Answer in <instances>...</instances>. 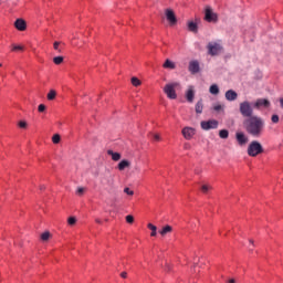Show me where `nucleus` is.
Instances as JSON below:
<instances>
[{"mask_svg":"<svg viewBox=\"0 0 283 283\" xmlns=\"http://www.w3.org/2000/svg\"><path fill=\"white\" fill-rule=\"evenodd\" d=\"M245 132L253 136V138H260L264 134V127H266V122L260 116H252L243 122Z\"/></svg>","mask_w":283,"mask_h":283,"instance_id":"obj_1","label":"nucleus"},{"mask_svg":"<svg viewBox=\"0 0 283 283\" xmlns=\"http://www.w3.org/2000/svg\"><path fill=\"white\" fill-rule=\"evenodd\" d=\"M260 154H264L262 144L258 140L251 142L248 146V156L255 158V156H260Z\"/></svg>","mask_w":283,"mask_h":283,"instance_id":"obj_2","label":"nucleus"},{"mask_svg":"<svg viewBox=\"0 0 283 283\" xmlns=\"http://www.w3.org/2000/svg\"><path fill=\"white\" fill-rule=\"evenodd\" d=\"M176 87H180V83L178 82H172V83H168L165 85L164 87V92L165 94L171 98V99H176L177 98V94H176Z\"/></svg>","mask_w":283,"mask_h":283,"instance_id":"obj_3","label":"nucleus"},{"mask_svg":"<svg viewBox=\"0 0 283 283\" xmlns=\"http://www.w3.org/2000/svg\"><path fill=\"white\" fill-rule=\"evenodd\" d=\"M269 105H271V102H269V99H266V98H259L253 104L249 103L248 101L242 102L240 104V107H262V106L269 107Z\"/></svg>","mask_w":283,"mask_h":283,"instance_id":"obj_4","label":"nucleus"},{"mask_svg":"<svg viewBox=\"0 0 283 283\" xmlns=\"http://www.w3.org/2000/svg\"><path fill=\"white\" fill-rule=\"evenodd\" d=\"M207 50H208V54H210V56H218V54H220V52H222V45L218 42H210L207 45Z\"/></svg>","mask_w":283,"mask_h":283,"instance_id":"obj_5","label":"nucleus"},{"mask_svg":"<svg viewBox=\"0 0 283 283\" xmlns=\"http://www.w3.org/2000/svg\"><path fill=\"white\" fill-rule=\"evenodd\" d=\"M200 125H201V129H203L205 132H209V129H218L219 123L216 119H209V120H202Z\"/></svg>","mask_w":283,"mask_h":283,"instance_id":"obj_6","label":"nucleus"},{"mask_svg":"<svg viewBox=\"0 0 283 283\" xmlns=\"http://www.w3.org/2000/svg\"><path fill=\"white\" fill-rule=\"evenodd\" d=\"M205 19L206 21H208V23H216V21H218V14L213 12V9H211V7H206Z\"/></svg>","mask_w":283,"mask_h":283,"instance_id":"obj_7","label":"nucleus"},{"mask_svg":"<svg viewBox=\"0 0 283 283\" xmlns=\"http://www.w3.org/2000/svg\"><path fill=\"white\" fill-rule=\"evenodd\" d=\"M166 19L169 21L170 25H176L178 23V19L176 18V13H174V10L166 9Z\"/></svg>","mask_w":283,"mask_h":283,"instance_id":"obj_8","label":"nucleus"},{"mask_svg":"<svg viewBox=\"0 0 283 283\" xmlns=\"http://www.w3.org/2000/svg\"><path fill=\"white\" fill-rule=\"evenodd\" d=\"M181 134H182L184 138H186V140H191L193 138V136H196V129L192 127H185L181 130Z\"/></svg>","mask_w":283,"mask_h":283,"instance_id":"obj_9","label":"nucleus"},{"mask_svg":"<svg viewBox=\"0 0 283 283\" xmlns=\"http://www.w3.org/2000/svg\"><path fill=\"white\" fill-rule=\"evenodd\" d=\"M188 70L192 74H198L200 72V62L198 60L190 61Z\"/></svg>","mask_w":283,"mask_h":283,"instance_id":"obj_10","label":"nucleus"},{"mask_svg":"<svg viewBox=\"0 0 283 283\" xmlns=\"http://www.w3.org/2000/svg\"><path fill=\"white\" fill-rule=\"evenodd\" d=\"M193 98H196V88L193 86H188L186 91V99L188 103H193Z\"/></svg>","mask_w":283,"mask_h":283,"instance_id":"obj_11","label":"nucleus"},{"mask_svg":"<svg viewBox=\"0 0 283 283\" xmlns=\"http://www.w3.org/2000/svg\"><path fill=\"white\" fill-rule=\"evenodd\" d=\"M14 28H17L20 32H24V30L28 28V24L25 23V20L17 19L14 22Z\"/></svg>","mask_w":283,"mask_h":283,"instance_id":"obj_12","label":"nucleus"},{"mask_svg":"<svg viewBox=\"0 0 283 283\" xmlns=\"http://www.w3.org/2000/svg\"><path fill=\"white\" fill-rule=\"evenodd\" d=\"M235 138L237 142L239 143V145H247L249 143V137H247V135H244V133H237L235 134Z\"/></svg>","mask_w":283,"mask_h":283,"instance_id":"obj_13","label":"nucleus"},{"mask_svg":"<svg viewBox=\"0 0 283 283\" xmlns=\"http://www.w3.org/2000/svg\"><path fill=\"white\" fill-rule=\"evenodd\" d=\"M240 113L245 118H253V108H251V107H241Z\"/></svg>","mask_w":283,"mask_h":283,"instance_id":"obj_14","label":"nucleus"},{"mask_svg":"<svg viewBox=\"0 0 283 283\" xmlns=\"http://www.w3.org/2000/svg\"><path fill=\"white\" fill-rule=\"evenodd\" d=\"M128 167H132V163H129V160L127 159H123L118 166H117V169L119 171H125V169H127Z\"/></svg>","mask_w":283,"mask_h":283,"instance_id":"obj_15","label":"nucleus"},{"mask_svg":"<svg viewBox=\"0 0 283 283\" xmlns=\"http://www.w3.org/2000/svg\"><path fill=\"white\" fill-rule=\"evenodd\" d=\"M227 101H235L238 98V93L233 90H229L226 92Z\"/></svg>","mask_w":283,"mask_h":283,"instance_id":"obj_16","label":"nucleus"},{"mask_svg":"<svg viewBox=\"0 0 283 283\" xmlns=\"http://www.w3.org/2000/svg\"><path fill=\"white\" fill-rule=\"evenodd\" d=\"M163 67H165V70H176V63L171 60H166Z\"/></svg>","mask_w":283,"mask_h":283,"instance_id":"obj_17","label":"nucleus"},{"mask_svg":"<svg viewBox=\"0 0 283 283\" xmlns=\"http://www.w3.org/2000/svg\"><path fill=\"white\" fill-rule=\"evenodd\" d=\"M108 156L112 157V160H114L115 163H118V160H120V154L119 153H114V150H107Z\"/></svg>","mask_w":283,"mask_h":283,"instance_id":"obj_18","label":"nucleus"},{"mask_svg":"<svg viewBox=\"0 0 283 283\" xmlns=\"http://www.w3.org/2000/svg\"><path fill=\"white\" fill-rule=\"evenodd\" d=\"M188 30L195 34L198 33V24L193 21L188 22Z\"/></svg>","mask_w":283,"mask_h":283,"instance_id":"obj_19","label":"nucleus"},{"mask_svg":"<svg viewBox=\"0 0 283 283\" xmlns=\"http://www.w3.org/2000/svg\"><path fill=\"white\" fill-rule=\"evenodd\" d=\"M209 92L210 94H213V96H218V94H220V88L217 86V84H212Z\"/></svg>","mask_w":283,"mask_h":283,"instance_id":"obj_20","label":"nucleus"},{"mask_svg":"<svg viewBox=\"0 0 283 283\" xmlns=\"http://www.w3.org/2000/svg\"><path fill=\"white\" fill-rule=\"evenodd\" d=\"M148 229H150V231H151V233H150V235H151V238H156V235H157V231H158V228L156 227V226H154L153 223H148Z\"/></svg>","mask_w":283,"mask_h":283,"instance_id":"obj_21","label":"nucleus"},{"mask_svg":"<svg viewBox=\"0 0 283 283\" xmlns=\"http://www.w3.org/2000/svg\"><path fill=\"white\" fill-rule=\"evenodd\" d=\"M171 231H172L171 226H166V227H164V228L159 231V233H160V235H167V233H171Z\"/></svg>","mask_w":283,"mask_h":283,"instance_id":"obj_22","label":"nucleus"},{"mask_svg":"<svg viewBox=\"0 0 283 283\" xmlns=\"http://www.w3.org/2000/svg\"><path fill=\"white\" fill-rule=\"evenodd\" d=\"M48 101H54L56 98V91L55 90H50L48 95H46Z\"/></svg>","mask_w":283,"mask_h":283,"instance_id":"obj_23","label":"nucleus"},{"mask_svg":"<svg viewBox=\"0 0 283 283\" xmlns=\"http://www.w3.org/2000/svg\"><path fill=\"white\" fill-rule=\"evenodd\" d=\"M52 234L50 233V231H46V232H44V233H42L41 234V241L42 242H48V240H50V237H51Z\"/></svg>","mask_w":283,"mask_h":283,"instance_id":"obj_24","label":"nucleus"},{"mask_svg":"<svg viewBox=\"0 0 283 283\" xmlns=\"http://www.w3.org/2000/svg\"><path fill=\"white\" fill-rule=\"evenodd\" d=\"M271 123H272L273 125H277V123H280V115H277V114H272V116H271Z\"/></svg>","mask_w":283,"mask_h":283,"instance_id":"obj_25","label":"nucleus"},{"mask_svg":"<svg viewBox=\"0 0 283 283\" xmlns=\"http://www.w3.org/2000/svg\"><path fill=\"white\" fill-rule=\"evenodd\" d=\"M219 136H220V138H223V139L229 138V130H227V129H221V130L219 132Z\"/></svg>","mask_w":283,"mask_h":283,"instance_id":"obj_26","label":"nucleus"},{"mask_svg":"<svg viewBox=\"0 0 283 283\" xmlns=\"http://www.w3.org/2000/svg\"><path fill=\"white\" fill-rule=\"evenodd\" d=\"M52 143L54 145H59L61 143V135H59V134L53 135Z\"/></svg>","mask_w":283,"mask_h":283,"instance_id":"obj_27","label":"nucleus"},{"mask_svg":"<svg viewBox=\"0 0 283 283\" xmlns=\"http://www.w3.org/2000/svg\"><path fill=\"white\" fill-rule=\"evenodd\" d=\"M132 85H134V87H138L140 86L142 82L140 80H138V77H132Z\"/></svg>","mask_w":283,"mask_h":283,"instance_id":"obj_28","label":"nucleus"},{"mask_svg":"<svg viewBox=\"0 0 283 283\" xmlns=\"http://www.w3.org/2000/svg\"><path fill=\"white\" fill-rule=\"evenodd\" d=\"M63 56H55V57H53V63L55 64V65H61V63H63Z\"/></svg>","mask_w":283,"mask_h":283,"instance_id":"obj_29","label":"nucleus"},{"mask_svg":"<svg viewBox=\"0 0 283 283\" xmlns=\"http://www.w3.org/2000/svg\"><path fill=\"white\" fill-rule=\"evenodd\" d=\"M60 45H61V42H54V43H53V49H54L56 52H59V53L62 52Z\"/></svg>","mask_w":283,"mask_h":283,"instance_id":"obj_30","label":"nucleus"},{"mask_svg":"<svg viewBox=\"0 0 283 283\" xmlns=\"http://www.w3.org/2000/svg\"><path fill=\"white\" fill-rule=\"evenodd\" d=\"M209 189H211V186H209V185H203V186H201V191H202V193H208V192H209Z\"/></svg>","mask_w":283,"mask_h":283,"instance_id":"obj_31","label":"nucleus"},{"mask_svg":"<svg viewBox=\"0 0 283 283\" xmlns=\"http://www.w3.org/2000/svg\"><path fill=\"white\" fill-rule=\"evenodd\" d=\"M69 224L71 227H74V224H76V218L75 217H70L69 220H67Z\"/></svg>","mask_w":283,"mask_h":283,"instance_id":"obj_32","label":"nucleus"},{"mask_svg":"<svg viewBox=\"0 0 283 283\" xmlns=\"http://www.w3.org/2000/svg\"><path fill=\"white\" fill-rule=\"evenodd\" d=\"M126 222H128V224H134V216L132 214L126 216Z\"/></svg>","mask_w":283,"mask_h":283,"instance_id":"obj_33","label":"nucleus"},{"mask_svg":"<svg viewBox=\"0 0 283 283\" xmlns=\"http://www.w3.org/2000/svg\"><path fill=\"white\" fill-rule=\"evenodd\" d=\"M76 193H77V196H83V193H85V188H83V187L77 188Z\"/></svg>","mask_w":283,"mask_h":283,"instance_id":"obj_34","label":"nucleus"},{"mask_svg":"<svg viewBox=\"0 0 283 283\" xmlns=\"http://www.w3.org/2000/svg\"><path fill=\"white\" fill-rule=\"evenodd\" d=\"M150 136H151V138H154V140H157V142L160 140V135H158V134L150 133Z\"/></svg>","mask_w":283,"mask_h":283,"instance_id":"obj_35","label":"nucleus"},{"mask_svg":"<svg viewBox=\"0 0 283 283\" xmlns=\"http://www.w3.org/2000/svg\"><path fill=\"white\" fill-rule=\"evenodd\" d=\"M124 193H127V196H134V191L129 188H124Z\"/></svg>","mask_w":283,"mask_h":283,"instance_id":"obj_36","label":"nucleus"},{"mask_svg":"<svg viewBox=\"0 0 283 283\" xmlns=\"http://www.w3.org/2000/svg\"><path fill=\"white\" fill-rule=\"evenodd\" d=\"M19 127H20L21 129H25V127H28V123H25V122H19Z\"/></svg>","mask_w":283,"mask_h":283,"instance_id":"obj_37","label":"nucleus"},{"mask_svg":"<svg viewBox=\"0 0 283 283\" xmlns=\"http://www.w3.org/2000/svg\"><path fill=\"white\" fill-rule=\"evenodd\" d=\"M19 50L20 51L23 50V46H21V45H13V49H12L13 52H17Z\"/></svg>","mask_w":283,"mask_h":283,"instance_id":"obj_38","label":"nucleus"},{"mask_svg":"<svg viewBox=\"0 0 283 283\" xmlns=\"http://www.w3.org/2000/svg\"><path fill=\"white\" fill-rule=\"evenodd\" d=\"M45 109H46L45 107H39L38 112H40V114H43L45 112Z\"/></svg>","mask_w":283,"mask_h":283,"instance_id":"obj_39","label":"nucleus"},{"mask_svg":"<svg viewBox=\"0 0 283 283\" xmlns=\"http://www.w3.org/2000/svg\"><path fill=\"white\" fill-rule=\"evenodd\" d=\"M196 113H197V114H202V107H197V108H196Z\"/></svg>","mask_w":283,"mask_h":283,"instance_id":"obj_40","label":"nucleus"},{"mask_svg":"<svg viewBox=\"0 0 283 283\" xmlns=\"http://www.w3.org/2000/svg\"><path fill=\"white\" fill-rule=\"evenodd\" d=\"M108 185H109L111 187L114 185V179H113V178L108 179Z\"/></svg>","mask_w":283,"mask_h":283,"instance_id":"obj_41","label":"nucleus"},{"mask_svg":"<svg viewBox=\"0 0 283 283\" xmlns=\"http://www.w3.org/2000/svg\"><path fill=\"white\" fill-rule=\"evenodd\" d=\"M120 277H124V279L127 277V272H122Z\"/></svg>","mask_w":283,"mask_h":283,"instance_id":"obj_42","label":"nucleus"},{"mask_svg":"<svg viewBox=\"0 0 283 283\" xmlns=\"http://www.w3.org/2000/svg\"><path fill=\"white\" fill-rule=\"evenodd\" d=\"M214 112H222V107H214Z\"/></svg>","mask_w":283,"mask_h":283,"instance_id":"obj_43","label":"nucleus"},{"mask_svg":"<svg viewBox=\"0 0 283 283\" xmlns=\"http://www.w3.org/2000/svg\"><path fill=\"white\" fill-rule=\"evenodd\" d=\"M95 222H96L97 224H102V223H103V221H101V219H96Z\"/></svg>","mask_w":283,"mask_h":283,"instance_id":"obj_44","label":"nucleus"},{"mask_svg":"<svg viewBox=\"0 0 283 283\" xmlns=\"http://www.w3.org/2000/svg\"><path fill=\"white\" fill-rule=\"evenodd\" d=\"M228 283H235V280H234V279H230V280L228 281Z\"/></svg>","mask_w":283,"mask_h":283,"instance_id":"obj_45","label":"nucleus"},{"mask_svg":"<svg viewBox=\"0 0 283 283\" xmlns=\"http://www.w3.org/2000/svg\"><path fill=\"white\" fill-rule=\"evenodd\" d=\"M280 105L283 107V98L280 99Z\"/></svg>","mask_w":283,"mask_h":283,"instance_id":"obj_46","label":"nucleus"},{"mask_svg":"<svg viewBox=\"0 0 283 283\" xmlns=\"http://www.w3.org/2000/svg\"><path fill=\"white\" fill-rule=\"evenodd\" d=\"M38 107H45V105L44 104H40Z\"/></svg>","mask_w":283,"mask_h":283,"instance_id":"obj_47","label":"nucleus"},{"mask_svg":"<svg viewBox=\"0 0 283 283\" xmlns=\"http://www.w3.org/2000/svg\"><path fill=\"white\" fill-rule=\"evenodd\" d=\"M197 107H200V102L197 103Z\"/></svg>","mask_w":283,"mask_h":283,"instance_id":"obj_48","label":"nucleus"},{"mask_svg":"<svg viewBox=\"0 0 283 283\" xmlns=\"http://www.w3.org/2000/svg\"><path fill=\"white\" fill-rule=\"evenodd\" d=\"M250 244H252V245H253V240H250Z\"/></svg>","mask_w":283,"mask_h":283,"instance_id":"obj_49","label":"nucleus"}]
</instances>
